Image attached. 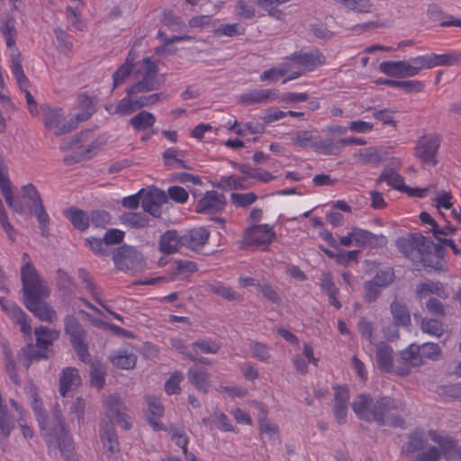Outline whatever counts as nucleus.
I'll return each mask as SVG.
<instances>
[{"label":"nucleus","mask_w":461,"mask_h":461,"mask_svg":"<svg viewBox=\"0 0 461 461\" xmlns=\"http://www.w3.org/2000/svg\"><path fill=\"white\" fill-rule=\"evenodd\" d=\"M402 404L390 397H382L375 403L367 394H359L352 403V409L361 419L379 424L401 427L403 420L398 414Z\"/></svg>","instance_id":"f257e3e1"},{"label":"nucleus","mask_w":461,"mask_h":461,"mask_svg":"<svg viewBox=\"0 0 461 461\" xmlns=\"http://www.w3.org/2000/svg\"><path fill=\"white\" fill-rule=\"evenodd\" d=\"M32 408L41 429L42 435L50 443H57L61 450L63 447L71 445V438L67 434L59 415L57 414L50 420L36 393L32 394Z\"/></svg>","instance_id":"f03ea898"},{"label":"nucleus","mask_w":461,"mask_h":461,"mask_svg":"<svg viewBox=\"0 0 461 461\" xmlns=\"http://www.w3.org/2000/svg\"><path fill=\"white\" fill-rule=\"evenodd\" d=\"M134 83L130 86L131 93H147L158 90L166 82V76L159 73L158 64L146 57L134 65Z\"/></svg>","instance_id":"7ed1b4c3"},{"label":"nucleus","mask_w":461,"mask_h":461,"mask_svg":"<svg viewBox=\"0 0 461 461\" xmlns=\"http://www.w3.org/2000/svg\"><path fill=\"white\" fill-rule=\"evenodd\" d=\"M41 111L44 126L56 136L72 131L79 122L86 121L93 113V108L68 117L64 116V112L60 108L42 106Z\"/></svg>","instance_id":"20e7f679"},{"label":"nucleus","mask_w":461,"mask_h":461,"mask_svg":"<svg viewBox=\"0 0 461 461\" xmlns=\"http://www.w3.org/2000/svg\"><path fill=\"white\" fill-rule=\"evenodd\" d=\"M140 93H131L130 86L126 89V95L115 106L106 104L105 109L110 114L127 116L144 107H151L167 98L164 93L139 95Z\"/></svg>","instance_id":"39448f33"},{"label":"nucleus","mask_w":461,"mask_h":461,"mask_svg":"<svg viewBox=\"0 0 461 461\" xmlns=\"http://www.w3.org/2000/svg\"><path fill=\"white\" fill-rule=\"evenodd\" d=\"M21 281L23 300L34 296H50V289L34 266L29 264L22 266Z\"/></svg>","instance_id":"423d86ee"},{"label":"nucleus","mask_w":461,"mask_h":461,"mask_svg":"<svg viewBox=\"0 0 461 461\" xmlns=\"http://www.w3.org/2000/svg\"><path fill=\"white\" fill-rule=\"evenodd\" d=\"M440 144L441 139L438 134H425L416 141L414 155L423 165L433 167L438 163V151Z\"/></svg>","instance_id":"0eeeda50"},{"label":"nucleus","mask_w":461,"mask_h":461,"mask_svg":"<svg viewBox=\"0 0 461 461\" xmlns=\"http://www.w3.org/2000/svg\"><path fill=\"white\" fill-rule=\"evenodd\" d=\"M65 332L69 336L70 342L83 362L90 360L87 344L86 343V331L76 317L68 315L65 318Z\"/></svg>","instance_id":"6e6552de"},{"label":"nucleus","mask_w":461,"mask_h":461,"mask_svg":"<svg viewBox=\"0 0 461 461\" xmlns=\"http://www.w3.org/2000/svg\"><path fill=\"white\" fill-rule=\"evenodd\" d=\"M226 205L224 194L214 190L207 191L195 204V212L201 214H215L223 211Z\"/></svg>","instance_id":"1a4fd4ad"},{"label":"nucleus","mask_w":461,"mask_h":461,"mask_svg":"<svg viewBox=\"0 0 461 461\" xmlns=\"http://www.w3.org/2000/svg\"><path fill=\"white\" fill-rule=\"evenodd\" d=\"M49 296H34L30 299H24L25 307L41 321L53 323L58 320L56 311L48 303L41 302Z\"/></svg>","instance_id":"9d476101"},{"label":"nucleus","mask_w":461,"mask_h":461,"mask_svg":"<svg viewBox=\"0 0 461 461\" xmlns=\"http://www.w3.org/2000/svg\"><path fill=\"white\" fill-rule=\"evenodd\" d=\"M167 202V194L158 188H153L141 194V207L144 212L155 218L161 214L160 206Z\"/></svg>","instance_id":"9b49d317"},{"label":"nucleus","mask_w":461,"mask_h":461,"mask_svg":"<svg viewBox=\"0 0 461 461\" xmlns=\"http://www.w3.org/2000/svg\"><path fill=\"white\" fill-rule=\"evenodd\" d=\"M104 406L107 415L110 418L115 419L117 423L123 429H129L131 427V423L127 420L126 407L117 394L107 395L104 400Z\"/></svg>","instance_id":"f8f14e48"},{"label":"nucleus","mask_w":461,"mask_h":461,"mask_svg":"<svg viewBox=\"0 0 461 461\" xmlns=\"http://www.w3.org/2000/svg\"><path fill=\"white\" fill-rule=\"evenodd\" d=\"M113 260L118 268L128 270L140 267L143 258L136 249L124 246L114 254Z\"/></svg>","instance_id":"ddd939ff"},{"label":"nucleus","mask_w":461,"mask_h":461,"mask_svg":"<svg viewBox=\"0 0 461 461\" xmlns=\"http://www.w3.org/2000/svg\"><path fill=\"white\" fill-rule=\"evenodd\" d=\"M396 373L401 375H406L412 367L420 366L423 364L421 356H420V346L411 344L409 348L401 352V357L397 360Z\"/></svg>","instance_id":"4468645a"},{"label":"nucleus","mask_w":461,"mask_h":461,"mask_svg":"<svg viewBox=\"0 0 461 461\" xmlns=\"http://www.w3.org/2000/svg\"><path fill=\"white\" fill-rule=\"evenodd\" d=\"M380 71L393 77H415L413 68L409 60L384 61L379 66Z\"/></svg>","instance_id":"2eb2a0df"},{"label":"nucleus","mask_w":461,"mask_h":461,"mask_svg":"<svg viewBox=\"0 0 461 461\" xmlns=\"http://www.w3.org/2000/svg\"><path fill=\"white\" fill-rule=\"evenodd\" d=\"M287 63L296 65L298 68H303V71H312L317 67L324 64L325 57L319 51L311 53H298L288 59Z\"/></svg>","instance_id":"dca6fc26"},{"label":"nucleus","mask_w":461,"mask_h":461,"mask_svg":"<svg viewBox=\"0 0 461 461\" xmlns=\"http://www.w3.org/2000/svg\"><path fill=\"white\" fill-rule=\"evenodd\" d=\"M0 305L11 319L21 326L22 332L24 334L31 333L32 327L27 320L28 316L21 307L3 297H0Z\"/></svg>","instance_id":"f3484780"},{"label":"nucleus","mask_w":461,"mask_h":461,"mask_svg":"<svg viewBox=\"0 0 461 461\" xmlns=\"http://www.w3.org/2000/svg\"><path fill=\"white\" fill-rule=\"evenodd\" d=\"M276 239L273 228L267 224L250 225L247 230V240L256 245H268Z\"/></svg>","instance_id":"a211bd4d"},{"label":"nucleus","mask_w":461,"mask_h":461,"mask_svg":"<svg viewBox=\"0 0 461 461\" xmlns=\"http://www.w3.org/2000/svg\"><path fill=\"white\" fill-rule=\"evenodd\" d=\"M277 97L275 90L271 89H253L241 94L238 96L240 104L244 105H253L258 104H267Z\"/></svg>","instance_id":"6ab92c4d"},{"label":"nucleus","mask_w":461,"mask_h":461,"mask_svg":"<svg viewBox=\"0 0 461 461\" xmlns=\"http://www.w3.org/2000/svg\"><path fill=\"white\" fill-rule=\"evenodd\" d=\"M81 384L79 372L75 367L64 368L59 375V392L61 396L66 397L69 392L77 389Z\"/></svg>","instance_id":"aec40b11"},{"label":"nucleus","mask_w":461,"mask_h":461,"mask_svg":"<svg viewBox=\"0 0 461 461\" xmlns=\"http://www.w3.org/2000/svg\"><path fill=\"white\" fill-rule=\"evenodd\" d=\"M426 242L429 243V240L424 236H419L413 240L402 237L396 240L395 244L400 252L410 259L416 260L420 258V252L417 245L420 243L425 245Z\"/></svg>","instance_id":"412c9836"},{"label":"nucleus","mask_w":461,"mask_h":461,"mask_svg":"<svg viewBox=\"0 0 461 461\" xmlns=\"http://www.w3.org/2000/svg\"><path fill=\"white\" fill-rule=\"evenodd\" d=\"M348 399L349 393L347 388L342 386L335 388L333 412L337 421L340 424L346 422Z\"/></svg>","instance_id":"4be33fe9"},{"label":"nucleus","mask_w":461,"mask_h":461,"mask_svg":"<svg viewBox=\"0 0 461 461\" xmlns=\"http://www.w3.org/2000/svg\"><path fill=\"white\" fill-rule=\"evenodd\" d=\"M209 236L210 232L205 228L193 229L182 236V244L184 247L197 250L204 246Z\"/></svg>","instance_id":"5701e85b"},{"label":"nucleus","mask_w":461,"mask_h":461,"mask_svg":"<svg viewBox=\"0 0 461 461\" xmlns=\"http://www.w3.org/2000/svg\"><path fill=\"white\" fill-rule=\"evenodd\" d=\"M101 440L108 457L114 456L119 453V442L112 421L106 422L105 426L102 428Z\"/></svg>","instance_id":"b1692460"},{"label":"nucleus","mask_w":461,"mask_h":461,"mask_svg":"<svg viewBox=\"0 0 461 461\" xmlns=\"http://www.w3.org/2000/svg\"><path fill=\"white\" fill-rule=\"evenodd\" d=\"M187 378L196 390L204 393L211 387L210 375L203 367H190L187 372Z\"/></svg>","instance_id":"393cba45"},{"label":"nucleus","mask_w":461,"mask_h":461,"mask_svg":"<svg viewBox=\"0 0 461 461\" xmlns=\"http://www.w3.org/2000/svg\"><path fill=\"white\" fill-rule=\"evenodd\" d=\"M182 244V236H179L176 230L166 231L159 240V250L167 255L176 252Z\"/></svg>","instance_id":"a878e982"},{"label":"nucleus","mask_w":461,"mask_h":461,"mask_svg":"<svg viewBox=\"0 0 461 461\" xmlns=\"http://www.w3.org/2000/svg\"><path fill=\"white\" fill-rule=\"evenodd\" d=\"M390 312L396 326L408 327L411 325L410 311L403 302L393 300L390 305Z\"/></svg>","instance_id":"bb28decb"},{"label":"nucleus","mask_w":461,"mask_h":461,"mask_svg":"<svg viewBox=\"0 0 461 461\" xmlns=\"http://www.w3.org/2000/svg\"><path fill=\"white\" fill-rule=\"evenodd\" d=\"M376 360L379 368L384 372H391L393 368V348L385 342L376 346Z\"/></svg>","instance_id":"cd10ccee"},{"label":"nucleus","mask_w":461,"mask_h":461,"mask_svg":"<svg viewBox=\"0 0 461 461\" xmlns=\"http://www.w3.org/2000/svg\"><path fill=\"white\" fill-rule=\"evenodd\" d=\"M65 216L70 221L75 229L84 231L90 224V216L78 208L70 207L64 212Z\"/></svg>","instance_id":"c85d7f7f"},{"label":"nucleus","mask_w":461,"mask_h":461,"mask_svg":"<svg viewBox=\"0 0 461 461\" xmlns=\"http://www.w3.org/2000/svg\"><path fill=\"white\" fill-rule=\"evenodd\" d=\"M34 334L36 337V347L48 352V348L59 338V331L40 326L35 328Z\"/></svg>","instance_id":"c756f323"},{"label":"nucleus","mask_w":461,"mask_h":461,"mask_svg":"<svg viewBox=\"0 0 461 461\" xmlns=\"http://www.w3.org/2000/svg\"><path fill=\"white\" fill-rule=\"evenodd\" d=\"M111 362L122 369H132L136 365V356L127 349H118L110 356Z\"/></svg>","instance_id":"7c9ffc66"},{"label":"nucleus","mask_w":461,"mask_h":461,"mask_svg":"<svg viewBox=\"0 0 461 461\" xmlns=\"http://www.w3.org/2000/svg\"><path fill=\"white\" fill-rule=\"evenodd\" d=\"M416 294L419 299H425L429 294H436L439 297L446 296V290L442 283L437 281H426L417 285Z\"/></svg>","instance_id":"2f4dec72"},{"label":"nucleus","mask_w":461,"mask_h":461,"mask_svg":"<svg viewBox=\"0 0 461 461\" xmlns=\"http://www.w3.org/2000/svg\"><path fill=\"white\" fill-rule=\"evenodd\" d=\"M208 291L235 303H241L244 299L242 294L237 293L231 287L226 286L220 282L209 285Z\"/></svg>","instance_id":"473e14b6"},{"label":"nucleus","mask_w":461,"mask_h":461,"mask_svg":"<svg viewBox=\"0 0 461 461\" xmlns=\"http://www.w3.org/2000/svg\"><path fill=\"white\" fill-rule=\"evenodd\" d=\"M92 134L91 131H82L79 134L74 136L69 141L64 143L60 149L62 150H68L70 149H76L78 153H90L91 149L87 143L88 137Z\"/></svg>","instance_id":"72a5a7b5"},{"label":"nucleus","mask_w":461,"mask_h":461,"mask_svg":"<svg viewBox=\"0 0 461 461\" xmlns=\"http://www.w3.org/2000/svg\"><path fill=\"white\" fill-rule=\"evenodd\" d=\"M156 118L153 113L141 110L129 120V124L137 131H145L154 126Z\"/></svg>","instance_id":"f704fd0d"},{"label":"nucleus","mask_w":461,"mask_h":461,"mask_svg":"<svg viewBox=\"0 0 461 461\" xmlns=\"http://www.w3.org/2000/svg\"><path fill=\"white\" fill-rule=\"evenodd\" d=\"M350 236L354 239V244L358 247H365L371 243L373 240H376L377 242L382 244L386 242V238L384 236H376L368 230L359 228H353L350 230Z\"/></svg>","instance_id":"c9c22d12"},{"label":"nucleus","mask_w":461,"mask_h":461,"mask_svg":"<svg viewBox=\"0 0 461 461\" xmlns=\"http://www.w3.org/2000/svg\"><path fill=\"white\" fill-rule=\"evenodd\" d=\"M385 182L389 186L403 192L405 188L403 177L393 168H384L380 174L376 183Z\"/></svg>","instance_id":"e433bc0d"},{"label":"nucleus","mask_w":461,"mask_h":461,"mask_svg":"<svg viewBox=\"0 0 461 461\" xmlns=\"http://www.w3.org/2000/svg\"><path fill=\"white\" fill-rule=\"evenodd\" d=\"M147 402L149 405V414L148 416L149 422L153 427L154 429L159 430L162 429V425L159 422V418L164 411V408L160 401L156 397H148Z\"/></svg>","instance_id":"4c0bfd02"},{"label":"nucleus","mask_w":461,"mask_h":461,"mask_svg":"<svg viewBox=\"0 0 461 461\" xmlns=\"http://www.w3.org/2000/svg\"><path fill=\"white\" fill-rule=\"evenodd\" d=\"M78 276L82 280V282H84L86 284V288L89 291V293L92 294L94 299L99 304H101L109 313H111L116 320H118L120 321H122V317L120 314L111 311L109 308H107L102 303V301L98 297V293H97L96 285L94 283V281H93L92 277L90 276V275L85 269H79L78 270Z\"/></svg>","instance_id":"58836bf2"},{"label":"nucleus","mask_w":461,"mask_h":461,"mask_svg":"<svg viewBox=\"0 0 461 461\" xmlns=\"http://www.w3.org/2000/svg\"><path fill=\"white\" fill-rule=\"evenodd\" d=\"M121 223L133 229L145 228L149 223V218L138 212H124L120 215Z\"/></svg>","instance_id":"ea45409f"},{"label":"nucleus","mask_w":461,"mask_h":461,"mask_svg":"<svg viewBox=\"0 0 461 461\" xmlns=\"http://www.w3.org/2000/svg\"><path fill=\"white\" fill-rule=\"evenodd\" d=\"M354 158L362 164H374L384 160V158L375 147L360 149L354 154Z\"/></svg>","instance_id":"a19ab883"},{"label":"nucleus","mask_w":461,"mask_h":461,"mask_svg":"<svg viewBox=\"0 0 461 461\" xmlns=\"http://www.w3.org/2000/svg\"><path fill=\"white\" fill-rule=\"evenodd\" d=\"M429 436L432 441L440 446L441 451L445 456H448L456 447V441L449 436L442 435L436 430H429Z\"/></svg>","instance_id":"79ce46f5"},{"label":"nucleus","mask_w":461,"mask_h":461,"mask_svg":"<svg viewBox=\"0 0 461 461\" xmlns=\"http://www.w3.org/2000/svg\"><path fill=\"white\" fill-rule=\"evenodd\" d=\"M343 7L358 14H368L373 11L371 0H334Z\"/></svg>","instance_id":"37998d69"},{"label":"nucleus","mask_w":461,"mask_h":461,"mask_svg":"<svg viewBox=\"0 0 461 461\" xmlns=\"http://www.w3.org/2000/svg\"><path fill=\"white\" fill-rule=\"evenodd\" d=\"M22 191L30 211L43 205L40 194L32 184L23 185Z\"/></svg>","instance_id":"c03bdc74"},{"label":"nucleus","mask_w":461,"mask_h":461,"mask_svg":"<svg viewBox=\"0 0 461 461\" xmlns=\"http://www.w3.org/2000/svg\"><path fill=\"white\" fill-rule=\"evenodd\" d=\"M249 350L251 352V356L256 358L258 361L261 362H268L271 354H270V348L267 344L252 340L249 344Z\"/></svg>","instance_id":"a18cd8bd"},{"label":"nucleus","mask_w":461,"mask_h":461,"mask_svg":"<svg viewBox=\"0 0 461 461\" xmlns=\"http://www.w3.org/2000/svg\"><path fill=\"white\" fill-rule=\"evenodd\" d=\"M340 144L334 142L331 139L322 140L316 138L314 142V149L321 154L324 155H336L340 151Z\"/></svg>","instance_id":"49530a36"},{"label":"nucleus","mask_w":461,"mask_h":461,"mask_svg":"<svg viewBox=\"0 0 461 461\" xmlns=\"http://www.w3.org/2000/svg\"><path fill=\"white\" fill-rule=\"evenodd\" d=\"M433 68L439 66H453L461 62V53L447 52L444 54L431 53Z\"/></svg>","instance_id":"de8ad7c7"},{"label":"nucleus","mask_w":461,"mask_h":461,"mask_svg":"<svg viewBox=\"0 0 461 461\" xmlns=\"http://www.w3.org/2000/svg\"><path fill=\"white\" fill-rule=\"evenodd\" d=\"M12 59V72L14 76L15 77V79L17 81V84L19 85L20 88L27 87L28 86V78L25 76L21 60H20V54L19 53H13L11 55Z\"/></svg>","instance_id":"09e8293b"},{"label":"nucleus","mask_w":461,"mask_h":461,"mask_svg":"<svg viewBox=\"0 0 461 461\" xmlns=\"http://www.w3.org/2000/svg\"><path fill=\"white\" fill-rule=\"evenodd\" d=\"M258 200V195L253 192L249 193H232L230 202L236 207L247 208Z\"/></svg>","instance_id":"8fccbe9b"},{"label":"nucleus","mask_w":461,"mask_h":461,"mask_svg":"<svg viewBox=\"0 0 461 461\" xmlns=\"http://www.w3.org/2000/svg\"><path fill=\"white\" fill-rule=\"evenodd\" d=\"M316 138L312 135L310 131H299L292 137V143L303 148H313Z\"/></svg>","instance_id":"3c124183"},{"label":"nucleus","mask_w":461,"mask_h":461,"mask_svg":"<svg viewBox=\"0 0 461 461\" xmlns=\"http://www.w3.org/2000/svg\"><path fill=\"white\" fill-rule=\"evenodd\" d=\"M420 330L422 332L431 336L440 337L443 334L444 329L440 321L431 318H424L420 321Z\"/></svg>","instance_id":"603ef678"},{"label":"nucleus","mask_w":461,"mask_h":461,"mask_svg":"<svg viewBox=\"0 0 461 461\" xmlns=\"http://www.w3.org/2000/svg\"><path fill=\"white\" fill-rule=\"evenodd\" d=\"M290 70H291V68L289 67V63L285 62L278 68H273L264 71L260 75V79H261V81L276 82L281 77L289 73Z\"/></svg>","instance_id":"864d4df0"},{"label":"nucleus","mask_w":461,"mask_h":461,"mask_svg":"<svg viewBox=\"0 0 461 461\" xmlns=\"http://www.w3.org/2000/svg\"><path fill=\"white\" fill-rule=\"evenodd\" d=\"M246 179L237 176H222L217 185L219 188L240 189L244 190L249 186L245 184Z\"/></svg>","instance_id":"5fc2aeb1"},{"label":"nucleus","mask_w":461,"mask_h":461,"mask_svg":"<svg viewBox=\"0 0 461 461\" xmlns=\"http://www.w3.org/2000/svg\"><path fill=\"white\" fill-rule=\"evenodd\" d=\"M133 71L134 66H129L124 63L121 65L113 75V86L112 90H114L118 86L123 84L131 74L133 75Z\"/></svg>","instance_id":"6e6d98bb"},{"label":"nucleus","mask_w":461,"mask_h":461,"mask_svg":"<svg viewBox=\"0 0 461 461\" xmlns=\"http://www.w3.org/2000/svg\"><path fill=\"white\" fill-rule=\"evenodd\" d=\"M221 346L211 339H200L192 344V348L194 352L199 350L204 354H216Z\"/></svg>","instance_id":"4d7b16f0"},{"label":"nucleus","mask_w":461,"mask_h":461,"mask_svg":"<svg viewBox=\"0 0 461 461\" xmlns=\"http://www.w3.org/2000/svg\"><path fill=\"white\" fill-rule=\"evenodd\" d=\"M415 76H417L423 69H429L433 68L431 53L418 56L410 59Z\"/></svg>","instance_id":"13d9d810"},{"label":"nucleus","mask_w":461,"mask_h":461,"mask_svg":"<svg viewBox=\"0 0 461 461\" xmlns=\"http://www.w3.org/2000/svg\"><path fill=\"white\" fill-rule=\"evenodd\" d=\"M425 437L424 434L419 431H415L409 437L408 442L405 444L406 451L413 453L420 451L424 448Z\"/></svg>","instance_id":"bf43d9fd"},{"label":"nucleus","mask_w":461,"mask_h":461,"mask_svg":"<svg viewBox=\"0 0 461 461\" xmlns=\"http://www.w3.org/2000/svg\"><path fill=\"white\" fill-rule=\"evenodd\" d=\"M0 32L6 40V44L9 48L14 46L16 38V30L14 21L8 19L1 27Z\"/></svg>","instance_id":"052dcab7"},{"label":"nucleus","mask_w":461,"mask_h":461,"mask_svg":"<svg viewBox=\"0 0 461 461\" xmlns=\"http://www.w3.org/2000/svg\"><path fill=\"white\" fill-rule=\"evenodd\" d=\"M111 215L104 210H95L91 212L90 221L93 226L97 228H104L111 223Z\"/></svg>","instance_id":"680f3d73"},{"label":"nucleus","mask_w":461,"mask_h":461,"mask_svg":"<svg viewBox=\"0 0 461 461\" xmlns=\"http://www.w3.org/2000/svg\"><path fill=\"white\" fill-rule=\"evenodd\" d=\"M23 355L29 362L41 361L48 358V352L44 349L38 348L35 345L29 344L23 348Z\"/></svg>","instance_id":"e2e57ef3"},{"label":"nucleus","mask_w":461,"mask_h":461,"mask_svg":"<svg viewBox=\"0 0 461 461\" xmlns=\"http://www.w3.org/2000/svg\"><path fill=\"white\" fill-rule=\"evenodd\" d=\"M213 423L221 431H234V427L231 424L230 420L225 413L221 411H215L212 413Z\"/></svg>","instance_id":"0e129e2a"},{"label":"nucleus","mask_w":461,"mask_h":461,"mask_svg":"<svg viewBox=\"0 0 461 461\" xmlns=\"http://www.w3.org/2000/svg\"><path fill=\"white\" fill-rule=\"evenodd\" d=\"M259 429L263 437L270 440L278 438V427L268 420H261L259 421Z\"/></svg>","instance_id":"69168bd1"},{"label":"nucleus","mask_w":461,"mask_h":461,"mask_svg":"<svg viewBox=\"0 0 461 461\" xmlns=\"http://www.w3.org/2000/svg\"><path fill=\"white\" fill-rule=\"evenodd\" d=\"M365 300L368 303L375 302L381 294L383 288L375 282L366 281L364 284Z\"/></svg>","instance_id":"338daca9"},{"label":"nucleus","mask_w":461,"mask_h":461,"mask_svg":"<svg viewBox=\"0 0 461 461\" xmlns=\"http://www.w3.org/2000/svg\"><path fill=\"white\" fill-rule=\"evenodd\" d=\"M452 199L453 196L450 192L438 191L433 203L438 209L444 208L446 210H449L453 205Z\"/></svg>","instance_id":"774afa93"}]
</instances>
